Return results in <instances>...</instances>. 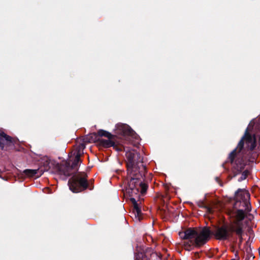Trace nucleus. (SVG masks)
Segmentation results:
<instances>
[{
	"label": "nucleus",
	"instance_id": "21",
	"mask_svg": "<svg viewBox=\"0 0 260 260\" xmlns=\"http://www.w3.org/2000/svg\"><path fill=\"white\" fill-rule=\"evenodd\" d=\"M216 180L220 184V186H222V184L221 183V181L218 177L216 178Z\"/></svg>",
	"mask_w": 260,
	"mask_h": 260
},
{
	"label": "nucleus",
	"instance_id": "18",
	"mask_svg": "<svg viewBox=\"0 0 260 260\" xmlns=\"http://www.w3.org/2000/svg\"><path fill=\"white\" fill-rule=\"evenodd\" d=\"M97 135L99 137H105L108 139H110L112 137L115 136L111 134L110 133L105 131L104 129H100L98 131Z\"/></svg>",
	"mask_w": 260,
	"mask_h": 260
},
{
	"label": "nucleus",
	"instance_id": "6",
	"mask_svg": "<svg viewBox=\"0 0 260 260\" xmlns=\"http://www.w3.org/2000/svg\"><path fill=\"white\" fill-rule=\"evenodd\" d=\"M41 164V168L43 170V173L53 168L61 175H70L71 174L68 170V166H67L68 165V161L66 160L59 164L46 156L42 158Z\"/></svg>",
	"mask_w": 260,
	"mask_h": 260
},
{
	"label": "nucleus",
	"instance_id": "3",
	"mask_svg": "<svg viewBox=\"0 0 260 260\" xmlns=\"http://www.w3.org/2000/svg\"><path fill=\"white\" fill-rule=\"evenodd\" d=\"M211 231L208 226L204 227L200 231L193 228H188L180 232V237L184 240H189L183 243L185 250L190 251L194 246L200 248L205 245L210 239Z\"/></svg>",
	"mask_w": 260,
	"mask_h": 260
},
{
	"label": "nucleus",
	"instance_id": "22",
	"mask_svg": "<svg viewBox=\"0 0 260 260\" xmlns=\"http://www.w3.org/2000/svg\"><path fill=\"white\" fill-rule=\"evenodd\" d=\"M93 180H90L88 181V183H89L90 185H93L94 186V185H93Z\"/></svg>",
	"mask_w": 260,
	"mask_h": 260
},
{
	"label": "nucleus",
	"instance_id": "23",
	"mask_svg": "<svg viewBox=\"0 0 260 260\" xmlns=\"http://www.w3.org/2000/svg\"><path fill=\"white\" fill-rule=\"evenodd\" d=\"M194 256L196 257H199V253L198 252H195L194 253Z\"/></svg>",
	"mask_w": 260,
	"mask_h": 260
},
{
	"label": "nucleus",
	"instance_id": "26",
	"mask_svg": "<svg viewBox=\"0 0 260 260\" xmlns=\"http://www.w3.org/2000/svg\"><path fill=\"white\" fill-rule=\"evenodd\" d=\"M259 141H260V139H259ZM258 149H259L260 150V141H259V146H258Z\"/></svg>",
	"mask_w": 260,
	"mask_h": 260
},
{
	"label": "nucleus",
	"instance_id": "13",
	"mask_svg": "<svg viewBox=\"0 0 260 260\" xmlns=\"http://www.w3.org/2000/svg\"><path fill=\"white\" fill-rule=\"evenodd\" d=\"M249 193L245 189L239 188L235 193V198L236 202L242 200L243 202L245 200H247V198H249Z\"/></svg>",
	"mask_w": 260,
	"mask_h": 260
},
{
	"label": "nucleus",
	"instance_id": "20",
	"mask_svg": "<svg viewBox=\"0 0 260 260\" xmlns=\"http://www.w3.org/2000/svg\"><path fill=\"white\" fill-rule=\"evenodd\" d=\"M243 232H244V231H243V229H242V234H241V236H238V237L239 238V240H239V245L241 244V243H242V240H243L242 235H243Z\"/></svg>",
	"mask_w": 260,
	"mask_h": 260
},
{
	"label": "nucleus",
	"instance_id": "1",
	"mask_svg": "<svg viewBox=\"0 0 260 260\" xmlns=\"http://www.w3.org/2000/svg\"><path fill=\"white\" fill-rule=\"evenodd\" d=\"M249 126L246 129L236 147L228 155L227 158L221 166L226 172L230 171V169L226 167L228 163L231 165V172L228 179L231 180L233 178L241 174L238 181L241 182L248 177L249 171L245 169L246 166L250 163L255 162L258 156L257 153L254 151L256 147V138L254 135H252L249 133Z\"/></svg>",
	"mask_w": 260,
	"mask_h": 260
},
{
	"label": "nucleus",
	"instance_id": "17",
	"mask_svg": "<svg viewBox=\"0 0 260 260\" xmlns=\"http://www.w3.org/2000/svg\"><path fill=\"white\" fill-rule=\"evenodd\" d=\"M197 205L199 207L206 209L207 212L208 213H212L213 212L212 208L209 206L206 205L204 201H200L198 202Z\"/></svg>",
	"mask_w": 260,
	"mask_h": 260
},
{
	"label": "nucleus",
	"instance_id": "2",
	"mask_svg": "<svg viewBox=\"0 0 260 260\" xmlns=\"http://www.w3.org/2000/svg\"><path fill=\"white\" fill-rule=\"evenodd\" d=\"M125 156L127 174V192L130 196L140 192L144 195L147 190L148 185L143 182L147 173V167L143 161V157L134 149L126 151Z\"/></svg>",
	"mask_w": 260,
	"mask_h": 260
},
{
	"label": "nucleus",
	"instance_id": "11",
	"mask_svg": "<svg viewBox=\"0 0 260 260\" xmlns=\"http://www.w3.org/2000/svg\"><path fill=\"white\" fill-rule=\"evenodd\" d=\"M157 257L156 253L149 251L138 252L135 253V260H150L151 258Z\"/></svg>",
	"mask_w": 260,
	"mask_h": 260
},
{
	"label": "nucleus",
	"instance_id": "24",
	"mask_svg": "<svg viewBox=\"0 0 260 260\" xmlns=\"http://www.w3.org/2000/svg\"><path fill=\"white\" fill-rule=\"evenodd\" d=\"M157 260H161V258L157 255V257H155Z\"/></svg>",
	"mask_w": 260,
	"mask_h": 260
},
{
	"label": "nucleus",
	"instance_id": "16",
	"mask_svg": "<svg viewBox=\"0 0 260 260\" xmlns=\"http://www.w3.org/2000/svg\"><path fill=\"white\" fill-rule=\"evenodd\" d=\"M100 140V139L99 138L97 133H93L86 136L84 139V142L87 143H92L98 141L99 142Z\"/></svg>",
	"mask_w": 260,
	"mask_h": 260
},
{
	"label": "nucleus",
	"instance_id": "27",
	"mask_svg": "<svg viewBox=\"0 0 260 260\" xmlns=\"http://www.w3.org/2000/svg\"><path fill=\"white\" fill-rule=\"evenodd\" d=\"M232 260H238V259H232Z\"/></svg>",
	"mask_w": 260,
	"mask_h": 260
},
{
	"label": "nucleus",
	"instance_id": "19",
	"mask_svg": "<svg viewBox=\"0 0 260 260\" xmlns=\"http://www.w3.org/2000/svg\"><path fill=\"white\" fill-rule=\"evenodd\" d=\"M244 206L245 207V210L247 212H249L251 211V205L250 203L247 201V200H245L243 202Z\"/></svg>",
	"mask_w": 260,
	"mask_h": 260
},
{
	"label": "nucleus",
	"instance_id": "14",
	"mask_svg": "<svg viewBox=\"0 0 260 260\" xmlns=\"http://www.w3.org/2000/svg\"><path fill=\"white\" fill-rule=\"evenodd\" d=\"M23 173L27 177L38 178L43 174V171L41 168H39L38 169H25Z\"/></svg>",
	"mask_w": 260,
	"mask_h": 260
},
{
	"label": "nucleus",
	"instance_id": "10",
	"mask_svg": "<svg viewBox=\"0 0 260 260\" xmlns=\"http://www.w3.org/2000/svg\"><path fill=\"white\" fill-rule=\"evenodd\" d=\"M99 144L105 148L113 147V149L118 152L122 151L124 150V147L123 145L119 144L117 140V136L116 135L112 137L110 139H108V140L100 139L99 140Z\"/></svg>",
	"mask_w": 260,
	"mask_h": 260
},
{
	"label": "nucleus",
	"instance_id": "7",
	"mask_svg": "<svg viewBox=\"0 0 260 260\" xmlns=\"http://www.w3.org/2000/svg\"><path fill=\"white\" fill-rule=\"evenodd\" d=\"M85 148V145L84 144H80L77 146L76 150L71 152L72 154L74 156V157L72 159H70L69 161H68V165H67V166H68V170L71 174L73 173L72 172V170L73 171L74 169L75 171L78 170V166L82 161L80 157Z\"/></svg>",
	"mask_w": 260,
	"mask_h": 260
},
{
	"label": "nucleus",
	"instance_id": "12",
	"mask_svg": "<svg viewBox=\"0 0 260 260\" xmlns=\"http://www.w3.org/2000/svg\"><path fill=\"white\" fill-rule=\"evenodd\" d=\"M135 196H138V198H139V193L138 194L134 193L133 196H130L129 195V196L131 197L130 200L133 205V211L135 214V216L136 217L138 218L139 220H140L142 215L141 209V207L139 206L136 199L134 197Z\"/></svg>",
	"mask_w": 260,
	"mask_h": 260
},
{
	"label": "nucleus",
	"instance_id": "4",
	"mask_svg": "<svg viewBox=\"0 0 260 260\" xmlns=\"http://www.w3.org/2000/svg\"><path fill=\"white\" fill-rule=\"evenodd\" d=\"M78 170H72L73 173L70 175H64L66 177H72L68 181L70 189L74 193L82 192L87 189L92 190L94 188L93 185H90L88 181V176L84 172H78Z\"/></svg>",
	"mask_w": 260,
	"mask_h": 260
},
{
	"label": "nucleus",
	"instance_id": "25",
	"mask_svg": "<svg viewBox=\"0 0 260 260\" xmlns=\"http://www.w3.org/2000/svg\"><path fill=\"white\" fill-rule=\"evenodd\" d=\"M231 249L232 250V251H234V247L233 246H232V247H231Z\"/></svg>",
	"mask_w": 260,
	"mask_h": 260
},
{
	"label": "nucleus",
	"instance_id": "9",
	"mask_svg": "<svg viewBox=\"0 0 260 260\" xmlns=\"http://www.w3.org/2000/svg\"><path fill=\"white\" fill-rule=\"evenodd\" d=\"M14 140L5 133L0 131V148L3 151H10L14 148Z\"/></svg>",
	"mask_w": 260,
	"mask_h": 260
},
{
	"label": "nucleus",
	"instance_id": "5",
	"mask_svg": "<svg viewBox=\"0 0 260 260\" xmlns=\"http://www.w3.org/2000/svg\"><path fill=\"white\" fill-rule=\"evenodd\" d=\"M211 235L214 236L216 239L220 241L229 240L234 239L237 241L236 238H234V234L237 236H241L242 233V225L237 223L236 225L230 223H223L221 226H217L214 232L211 231Z\"/></svg>",
	"mask_w": 260,
	"mask_h": 260
},
{
	"label": "nucleus",
	"instance_id": "15",
	"mask_svg": "<svg viewBox=\"0 0 260 260\" xmlns=\"http://www.w3.org/2000/svg\"><path fill=\"white\" fill-rule=\"evenodd\" d=\"M245 216L246 214L243 210H237L236 213L237 221L234 224L236 225L237 223H239L242 225V227H243V224L242 223H241V221H242L245 218Z\"/></svg>",
	"mask_w": 260,
	"mask_h": 260
},
{
	"label": "nucleus",
	"instance_id": "8",
	"mask_svg": "<svg viewBox=\"0 0 260 260\" xmlns=\"http://www.w3.org/2000/svg\"><path fill=\"white\" fill-rule=\"evenodd\" d=\"M117 133L122 135L127 141L131 143L130 139L132 138L135 140H138L139 136L127 124L123 123H119L117 124Z\"/></svg>",
	"mask_w": 260,
	"mask_h": 260
}]
</instances>
